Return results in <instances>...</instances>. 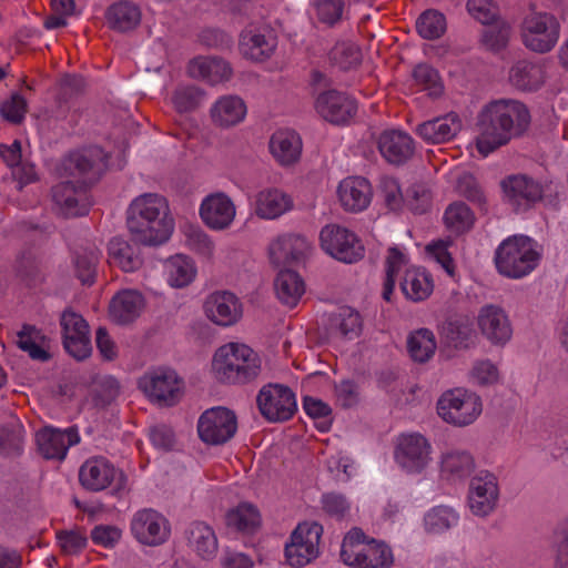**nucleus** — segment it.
<instances>
[{
  "label": "nucleus",
  "instance_id": "f257e3e1",
  "mask_svg": "<svg viewBox=\"0 0 568 568\" xmlns=\"http://www.w3.org/2000/svg\"><path fill=\"white\" fill-rule=\"evenodd\" d=\"M527 106L517 100H495L485 105L477 115L476 146L480 154L488 155L520 136L529 126Z\"/></svg>",
  "mask_w": 568,
  "mask_h": 568
},
{
  "label": "nucleus",
  "instance_id": "f03ea898",
  "mask_svg": "<svg viewBox=\"0 0 568 568\" xmlns=\"http://www.w3.org/2000/svg\"><path fill=\"white\" fill-rule=\"evenodd\" d=\"M126 225L132 241L148 246L165 243L174 229L166 200L154 193L133 200L126 211Z\"/></svg>",
  "mask_w": 568,
  "mask_h": 568
},
{
  "label": "nucleus",
  "instance_id": "7ed1b4c3",
  "mask_svg": "<svg viewBox=\"0 0 568 568\" xmlns=\"http://www.w3.org/2000/svg\"><path fill=\"white\" fill-rule=\"evenodd\" d=\"M212 368L222 383L245 384L260 375L261 361L247 345L230 343L215 352Z\"/></svg>",
  "mask_w": 568,
  "mask_h": 568
},
{
  "label": "nucleus",
  "instance_id": "20e7f679",
  "mask_svg": "<svg viewBox=\"0 0 568 568\" xmlns=\"http://www.w3.org/2000/svg\"><path fill=\"white\" fill-rule=\"evenodd\" d=\"M494 261L499 274L509 278H521L537 267L540 254L529 236L513 235L498 245Z\"/></svg>",
  "mask_w": 568,
  "mask_h": 568
},
{
  "label": "nucleus",
  "instance_id": "39448f33",
  "mask_svg": "<svg viewBox=\"0 0 568 568\" xmlns=\"http://www.w3.org/2000/svg\"><path fill=\"white\" fill-rule=\"evenodd\" d=\"M108 156L104 151L92 145L70 152L59 164L62 178H71L88 187L97 183L106 169Z\"/></svg>",
  "mask_w": 568,
  "mask_h": 568
},
{
  "label": "nucleus",
  "instance_id": "423d86ee",
  "mask_svg": "<svg viewBox=\"0 0 568 568\" xmlns=\"http://www.w3.org/2000/svg\"><path fill=\"white\" fill-rule=\"evenodd\" d=\"M146 397L161 406H174L183 395L184 382L178 373L168 367L146 372L138 382Z\"/></svg>",
  "mask_w": 568,
  "mask_h": 568
},
{
  "label": "nucleus",
  "instance_id": "0eeeda50",
  "mask_svg": "<svg viewBox=\"0 0 568 568\" xmlns=\"http://www.w3.org/2000/svg\"><path fill=\"white\" fill-rule=\"evenodd\" d=\"M437 413L447 423L455 426L471 424L481 413L480 398L464 388L445 392L437 402Z\"/></svg>",
  "mask_w": 568,
  "mask_h": 568
},
{
  "label": "nucleus",
  "instance_id": "6e6552de",
  "mask_svg": "<svg viewBox=\"0 0 568 568\" xmlns=\"http://www.w3.org/2000/svg\"><path fill=\"white\" fill-rule=\"evenodd\" d=\"M559 28V22L552 14L531 10L521 24L523 41L531 51L548 52L558 41Z\"/></svg>",
  "mask_w": 568,
  "mask_h": 568
},
{
  "label": "nucleus",
  "instance_id": "1a4fd4ad",
  "mask_svg": "<svg viewBox=\"0 0 568 568\" xmlns=\"http://www.w3.org/2000/svg\"><path fill=\"white\" fill-rule=\"evenodd\" d=\"M322 248L337 261L352 264L364 257V245L357 235L338 224H327L320 233Z\"/></svg>",
  "mask_w": 568,
  "mask_h": 568
},
{
  "label": "nucleus",
  "instance_id": "9d476101",
  "mask_svg": "<svg viewBox=\"0 0 568 568\" xmlns=\"http://www.w3.org/2000/svg\"><path fill=\"white\" fill-rule=\"evenodd\" d=\"M256 403L261 415L271 423L286 422L297 410L295 394L283 384L264 385L256 396Z\"/></svg>",
  "mask_w": 568,
  "mask_h": 568
},
{
  "label": "nucleus",
  "instance_id": "9b49d317",
  "mask_svg": "<svg viewBox=\"0 0 568 568\" xmlns=\"http://www.w3.org/2000/svg\"><path fill=\"white\" fill-rule=\"evenodd\" d=\"M504 200L516 212L527 211L551 190V182L540 183L527 174H514L500 182Z\"/></svg>",
  "mask_w": 568,
  "mask_h": 568
},
{
  "label": "nucleus",
  "instance_id": "f8f14e48",
  "mask_svg": "<svg viewBox=\"0 0 568 568\" xmlns=\"http://www.w3.org/2000/svg\"><path fill=\"white\" fill-rule=\"evenodd\" d=\"M79 481L90 491H100L114 484L113 494L125 489L126 476L104 457H92L79 469Z\"/></svg>",
  "mask_w": 568,
  "mask_h": 568
},
{
  "label": "nucleus",
  "instance_id": "ddd939ff",
  "mask_svg": "<svg viewBox=\"0 0 568 568\" xmlns=\"http://www.w3.org/2000/svg\"><path fill=\"white\" fill-rule=\"evenodd\" d=\"M322 525L303 523L294 529L291 541L285 545V558L292 567H303L318 556Z\"/></svg>",
  "mask_w": 568,
  "mask_h": 568
},
{
  "label": "nucleus",
  "instance_id": "4468645a",
  "mask_svg": "<svg viewBox=\"0 0 568 568\" xmlns=\"http://www.w3.org/2000/svg\"><path fill=\"white\" fill-rule=\"evenodd\" d=\"M237 419L233 410L217 406L206 409L199 418V437L210 445H223L236 433Z\"/></svg>",
  "mask_w": 568,
  "mask_h": 568
},
{
  "label": "nucleus",
  "instance_id": "2eb2a0df",
  "mask_svg": "<svg viewBox=\"0 0 568 568\" xmlns=\"http://www.w3.org/2000/svg\"><path fill=\"white\" fill-rule=\"evenodd\" d=\"M394 455L403 470L419 474L430 462V444L419 434L402 435Z\"/></svg>",
  "mask_w": 568,
  "mask_h": 568
},
{
  "label": "nucleus",
  "instance_id": "dca6fc26",
  "mask_svg": "<svg viewBox=\"0 0 568 568\" xmlns=\"http://www.w3.org/2000/svg\"><path fill=\"white\" fill-rule=\"evenodd\" d=\"M131 531L139 542L146 546H159L170 535L165 517L151 508H145L134 514L131 520Z\"/></svg>",
  "mask_w": 568,
  "mask_h": 568
},
{
  "label": "nucleus",
  "instance_id": "f3484780",
  "mask_svg": "<svg viewBox=\"0 0 568 568\" xmlns=\"http://www.w3.org/2000/svg\"><path fill=\"white\" fill-rule=\"evenodd\" d=\"M498 497V480L493 473L480 470L471 478L468 503L474 515L478 517L489 515L496 508Z\"/></svg>",
  "mask_w": 568,
  "mask_h": 568
},
{
  "label": "nucleus",
  "instance_id": "a211bd4d",
  "mask_svg": "<svg viewBox=\"0 0 568 568\" xmlns=\"http://www.w3.org/2000/svg\"><path fill=\"white\" fill-rule=\"evenodd\" d=\"M80 442V436L75 427H69L65 430L44 426L38 430V455L47 460L62 462L71 446Z\"/></svg>",
  "mask_w": 568,
  "mask_h": 568
},
{
  "label": "nucleus",
  "instance_id": "6ab92c4d",
  "mask_svg": "<svg viewBox=\"0 0 568 568\" xmlns=\"http://www.w3.org/2000/svg\"><path fill=\"white\" fill-rule=\"evenodd\" d=\"M315 108L324 120L333 124H345L357 111L355 100L337 90H327L318 94Z\"/></svg>",
  "mask_w": 568,
  "mask_h": 568
},
{
  "label": "nucleus",
  "instance_id": "aec40b11",
  "mask_svg": "<svg viewBox=\"0 0 568 568\" xmlns=\"http://www.w3.org/2000/svg\"><path fill=\"white\" fill-rule=\"evenodd\" d=\"M277 47V37L271 28H247L240 34V50L244 58L262 62L271 58Z\"/></svg>",
  "mask_w": 568,
  "mask_h": 568
},
{
  "label": "nucleus",
  "instance_id": "412c9836",
  "mask_svg": "<svg viewBox=\"0 0 568 568\" xmlns=\"http://www.w3.org/2000/svg\"><path fill=\"white\" fill-rule=\"evenodd\" d=\"M377 148L382 156L392 165L400 166L414 155L413 138L400 130H385L377 139Z\"/></svg>",
  "mask_w": 568,
  "mask_h": 568
},
{
  "label": "nucleus",
  "instance_id": "4be33fe9",
  "mask_svg": "<svg viewBox=\"0 0 568 568\" xmlns=\"http://www.w3.org/2000/svg\"><path fill=\"white\" fill-rule=\"evenodd\" d=\"M87 190L88 186L67 180L52 187V200L65 215L83 216L90 207Z\"/></svg>",
  "mask_w": 568,
  "mask_h": 568
},
{
  "label": "nucleus",
  "instance_id": "5701e85b",
  "mask_svg": "<svg viewBox=\"0 0 568 568\" xmlns=\"http://www.w3.org/2000/svg\"><path fill=\"white\" fill-rule=\"evenodd\" d=\"M311 243L302 234L288 233L277 237L270 245V257L276 266L298 264L305 260Z\"/></svg>",
  "mask_w": 568,
  "mask_h": 568
},
{
  "label": "nucleus",
  "instance_id": "b1692460",
  "mask_svg": "<svg viewBox=\"0 0 568 568\" xmlns=\"http://www.w3.org/2000/svg\"><path fill=\"white\" fill-rule=\"evenodd\" d=\"M204 312L207 318L216 325L231 326L241 318L242 304L231 292H214L207 296Z\"/></svg>",
  "mask_w": 568,
  "mask_h": 568
},
{
  "label": "nucleus",
  "instance_id": "393cba45",
  "mask_svg": "<svg viewBox=\"0 0 568 568\" xmlns=\"http://www.w3.org/2000/svg\"><path fill=\"white\" fill-rule=\"evenodd\" d=\"M200 215L212 230L227 229L235 217V205L224 193H216L204 199Z\"/></svg>",
  "mask_w": 568,
  "mask_h": 568
},
{
  "label": "nucleus",
  "instance_id": "a878e982",
  "mask_svg": "<svg viewBox=\"0 0 568 568\" xmlns=\"http://www.w3.org/2000/svg\"><path fill=\"white\" fill-rule=\"evenodd\" d=\"M483 335L493 344L503 345L511 337V327L504 310L495 305L484 306L478 315Z\"/></svg>",
  "mask_w": 568,
  "mask_h": 568
},
{
  "label": "nucleus",
  "instance_id": "bb28decb",
  "mask_svg": "<svg viewBox=\"0 0 568 568\" xmlns=\"http://www.w3.org/2000/svg\"><path fill=\"white\" fill-rule=\"evenodd\" d=\"M144 307L142 294L134 290H123L116 293L109 305V315L118 325H129L141 314Z\"/></svg>",
  "mask_w": 568,
  "mask_h": 568
},
{
  "label": "nucleus",
  "instance_id": "cd10ccee",
  "mask_svg": "<svg viewBox=\"0 0 568 568\" xmlns=\"http://www.w3.org/2000/svg\"><path fill=\"white\" fill-rule=\"evenodd\" d=\"M460 129L459 116L450 112L418 124L415 132L427 143L439 144L452 140Z\"/></svg>",
  "mask_w": 568,
  "mask_h": 568
},
{
  "label": "nucleus",
  "instance_id": "c85d7f7f",
  "mask_svg": "<svg viewBox=\"0 0 568 568\" xmlns=\"http://www.w3.org/2000/svg\"><path fill=\"white\" fill-rule=\"evenodd\" d=\"M83 85L81 77L65 75L60 83L54 102L50 106H45L42 113H38V120L42 116L55 120L65 118L70 110V100L82 91Z\"/></svg>",
  "mask_w": 568,
  "mask_h": 568
},
{
  "label": "nucleus",
  "instance_id": "c756f323",
  "mask_svg": "<svg viewBox=\"0 0 568 568\" xmlns=\"http://www.w3.org/2000/svg\"><path fill=\"white\" fill-rule=\"evenodd\" d=\"M338 199L346 211L359 212L371 201V185L364 178L345 179L339 183Z\"/></svg>",
  "mask_w": 568,
  "mask_h": 568
},
{
  "label": "nucleus",
  "instance_id": "7c9ffc66",
  "mask_svg": "<svg viewBox=\"0 0 568 568\" xmlns=\"http://www.w3.org/2000/svg\"><path fill=\"white\" fill-rule=\"evenodd\" d=\"M348 565L356 568H389L393 565L392 549L384 542L371 539L358 551Z\"/></svg>",
  "mask_w": 568,
  "mask_h": 568
},
{
  "label": "nucleus",
  "instance_id": "2f4dec72",
  "mask_svg": "<svg viewBox=\"0 0 568 568\" xmlns=\"http://www.w3.org/2000/svg\"><path fill=\"white\" fill-rule=\"evenodd\" d=\"M187 545L203 560H211L217 552V538L212 527L203 521H193L185 529Z\"/></svg>",
  "mask_w": 568,
  "mask_h": 568
},
{
  "label": "nucleus",
  "instance_id": "473e14b6",
  "mask_svg": "<svg viewBox=\"0 0 568 568\" xmlns=\"http://www.w3.org/2000/svg\"><path fill=\"white\" fill-rule=\"evenodd\" d=\"M189 73L193 78H201L211 84L230 80L232 68L220 57L196 58L190 62Z\"/></svg>",
  "mask_w": 568,
  "mask_h": 568
},
{
  "label": "nucleus",
  "instance_id": "72a5a7b5",
  "mask_svg": "<svg viewBox=\"0 0 568 568\" xmlns=\"http://www.w3.org/2000/svg\"><path fill=\"white\" fill-rule=\"evenodd\" d=\"M292 206L291 196L278 189H266L256 194L255 213L262 219H276L291 210Z\"/></svg>",
  "mask_w": 568,
  "mask_h": 568
},
{
  "label": "nucleus",
  "instance_id": "f704fd0d",
  "mask_svg": "<svg viewBox=\"0 0 568 568\" xmlns=\"http://www.w3.org/2000/svg\"><path fill=\"white\" fill-rule=\"evenodd\" d=\"M270 150L282 165H291L300 159L302 141L294 131H277L270 140Z\"/></svg>",
  "mask_w": 568,
  "mask_h": 568
},
{
  "label": "nucleus",
  "instance_id": "c9c22d12",
  "mask_svg": "<svg viewBox=\"0 0 568 568\" xmlns=\"http://www.w3.org/2000/svg\"><path fill=\"white\" fill-rule=\"evenodd\" d=\"M443 342L455 349H467L475 341L476 334L471 323L466 317L447 320L440 327Z\"/></svg>",
  "mask_w": 568,
  "mask_h": 568
},
{
  "label": "nucleus",
  "instance_id": "e433bc0d",
  "mask_svg": "<svg viewBox=\"0 0 568 568\" xmlns=\"http://www.w3.org/2000/svg\"><path fill=\"white\" fill-rule=\"evenodd\" d=\"M105 17L111 29L119 32H128L140 23L141 11L135 3L122 0L110 6Z\"/></svg>",
  "mask_w": 568,
  "mask_h": 568
},
{
  "label": "nucleus",
  "instance_id": "4c0bfd02",
  "mask_svg": "<svg viewBox=\"0 0 568 568\" xmlns=\"http://www.w3.org/2000/svg\"><path fill=\"white\" fill-rule=\"evenodd\" d=\"M510 83L523 91H536L545 81L540 64L527 60L517 61L509 72Z\"/></svg>",
  "mask_w": 568,
  "mask_h": 568
},
{
  "label": "nucleus",
  "instance_id": "58836bf2",
  "mask_svg": "<svg viewBox=\"0 0 568 568\" xmlns=\"http://www.w3.org/2000/svg\"><path fill=\"white\" fill-rule=\"evenodd\" d=\"M245 114L246 105L236 95L222 97L211 109V116L214 123L225 128L240 123Z\"/></svg>",
  "mask_w": 568,
  "mask_h": 568
},
{
  "label": "nucleus",
  "instance_id": "ea45409f",
  "mask_svg": "<svg viewBox=\"0 0 568 568\" xmlns=\"http://www.w3.org/2000/svg\"><path fill=\"white\" fill-rule=\"evenodd\" d=\"M276 296L278 300L294 307L305 292V285L297 272L290 268L281 270L274 282Z\"/></svg>",
  "mask_w": 568,
  "mask_h": 568
},
{
  "label": "nucleus",
  "instance_id": "a19ab883",
  "mask_svg": "<svg viewBox=\"0 0 568 568\" xmlns=\"http://www.w3.org/2000/svg\"><path fill=\"white\" fill-rule=\"evenodd\" d=\"M399 286L405 297L413 302L427 298L434 287L430 275L420 268H407Z\"/></svg>",
  "mask_w": 568,
  "mask_h": 568
},
{
  "label": "nucleus",
  "instance_id": "79ce46f5",
  "mask_svg": "<svg viewBox=\"0 0 568 568\" xmlns=\"http://www.w3.org/2000/svg\"><path fill=\"white\" fill-rule=\"evenodd\" d=\"M109 263L124 272H133L141 265L138 248L122 237H113L108 244Z\"/></svg>",
  "mask_w": 568,
  "mask_h": 568
},
{
  "label": "nucleus",
  "instance_id": "37998d69",
  "mask_svg": "<svg viewBox=\"0 0 568 568\" xmlns=\"http://www.w3.org/2000/svg\"><path fill=\"white\" fill-rule=\"evenodd\" d=\"M475 468L474 457L466 450L453 449L445 453L440 462V473L448 479H462Z\"/></svg>",
  "mask_w": 568,
  "mask_h": 568
},
{
  "label": "nucleus",
  "instance_id": "c03bdc74",
  "mask_svg": "<svg viewBox=\"0 0 568 568\" xmlns=\"http://www.w3.org/2000/svg\"><path fill=\"white\" fill-rule=\"evenodd\" d=\"M165 271L168 283L176 288L187 286L196 274L192 258L182 254L170 257L166 261Z\"/></svg>",
  "mask_w": 568,
  "mask_h": 568
},
{
  "label": "nucleus",
  "instance_id": "a18cd8bd",
  "mask_svg": "<svg viewBox=\"0 0 568 568\" xmlns=\"http://www.w3.org/2000/svg\"><path fill=\"white\" fill-rule=\"evenodd\" d=\"M100 256V251L94 246L81 247L75 251L74 273L83 285L91 286L95 282Z\"/></svg>",
  "mask_w": 568,
  "mask_h": 568
},
{
  "label": "nucleus",
  "instance_id": "49530a36",
  "mask_svg": "<svg viewBox=\"0 0 568 568\" xmlns=\"http://www.w3.org/2000/svg\"><path fill=\"white\" fill-rule=\"evenodd\" d=\"M434 333L428 328H419L407 338V349L412 359L416 363L428 362L436 351Z\"/></svg>",
  "mask_w": 568,
  "mask_h": 568
},
{
  "label": "nucleus",
  "instance_id": "de8ad7c7",
  "mask_svg": "<svg viewBox=\"0 0 568 568\" xmlns=\"http://www.w3.org/2000/svg\"><path fill=\"white\" fill-rule=\"evenodd\" d=\"M0 156L12 169V175L19 190L36 181L34 165L30 162H22L20 155L7 144H0Z\"/></svg>",
  "mask_w": 568,
  "mask_h": 568
},
{
  "label": "nucleus",
  "instance_id": "09e8293b",
  "mask_svg": "<svg viewBox=\"0 0 568 568\" xmlns=\"http://www.w3.org/2000/svg\"><path fill=\"white\" fill-rule=\"evenodd\" d=\"M23 450V426L18 420L0 424V455L19 456Z\"/></svg>",
  "mask_w": 568,
  "mask_h": 568
},
{
  "label": "nucleus",
  "instance_id": "8fccbe9b",
  "mask_svg": "<svg viewBox=\"0 0 568 568\" xmlns=\"http://www.w3.org/2000/svg\"><path fill=\"white\" fill-rule=\"evenodd\" d=\"M329 324L332 328L349 339L358 336L362 331L361 315L349 306H343L336 313H333L329 317Z\"/></svg>",
  "mask_w": 568,
  "mask_h": 568
},
{
  "label": "nucleus",
  "instance_id": "3c124183",
  "mask_svg": "<svg viewBox=\"0 0 568 568\" xmlns=\"http://www.w3.org/2000/svg\"><path fill=\"white\" fill-rule=\"evenodd\" d=\"M457 513L447 506H437L424 517L425 529L429 534H443L458 524Z\"/></svg>",
  "mask_w": 568,
  "mask_h": 568
},
{
  "label": "nucleus",
  "instance_id": "603ef678",
  "mask_svg": "<svg viewBox=\"0 0 568 568\" xmlns=\"http://www.w3.org/2000/svg\"><path fill=\"white\" fill-rule=\"evenodd\" d=\"M332 65L346 71L357 67L362 60L359 48L351 41H338L328 52Z\"/></svg>",
  "mask_w": 568,
  "mask_h": 568
},
{
  "label": "nucleus",
  "instance_id": "864d4df0",
  "mask_svg": "<svg viewBox=\"0 0 568 568\" xmlns=\"http://www.w3.org/2000/svg\"><path fill=\"white\" fill-rule=\"evenodd\" d=\"M474 221V213L464 202L452 203L444 213V222L446 226L456 234L470 230Z\"/></svg>",
  "mask_w": 568,
  "mask_h": 568
},
{
  "label": "nucleus",
  "instance_id": "5fc2aeb1",
  "mask_svg": "<svg viewBox=\"0 0 568 568\" xmlns=\"http://www.w3.org/2000/svg\"><path fill=\"white\" fill-rule=\"evenodd\" d=\"M445 16L433 9L424 11L416 21L418 34L427 40L440 38L446 31Z\"/></svg>",
  "mask_w": 568,
  "mask_h": 568
},
{
  "label": "nucleus",
  "instance_id": "6e6d98bb",
  "mask_svg": "<svg viewBox=\"0 0 568 568\" xmlns=\"http://www.w3.org/2000/svg\"><path fill=\"white\" fill-rule=\"evenodd\" d=\"M226 525L243 532H253L260 525V514L252 505L243 504L226 514Z\"/></svg>",
  "mask_w": 568,
  "mask_h": 568
},
{
  "label": "nucleus",
  "instance_id": "4d7b16f0",
  "mask_svg": "<svg viewBox=\"0 0 568 568\" xmlns=\"http://www.w3.org/2000/svg\"><path fill=\"white\" fill-rule=\"evenodd\" d=\"M17 277L27 286H32L36 274V247L32 242L24 243L18 251L14 262Z\"/></svg>",
  "mask_w": 568,
  "mask_h": 568
},
{
  "label": "nucleus",
  "instance_id": "13d9d810",
  "mask_svg": "<svg viewBox=\"0 0 568 568\" xmlns=\"http://www.w3.org/2000/svg\"><path fill=\"white\" fill-rule=\"evenodd\" d=\"M205 92L196 85H179L172 97V102L179 113L195 111L204 101Z\"/></svg>",
  "mask_w": 568,
  "mask_h": 568
},
{
  "label": "nucleus",
  "instance_id": "bf43d9fd",
  "mask_svg": "<svg viewBox=\"0 0 568 568\" xmlns=\"http://www.w3.org/2000/svg\"><path fill=\"white\" fill-rule=\"evenodd\" d=\"M416 84L428 92L429 97L437 98L443 93V83L438 71L428 63H418L412 72Z\"/></svg>",
  "mask_w": 568,
  "mask_h": 568
},
{
  "label": "nucleus",
  "instance_id": "052dcab7",
  "mask_svg": "<svg viewBox=\"0 0 568 568\" xmlns=\"http://www.w3.org/2000/svg\"><path fill=\"white\" fill-rule=\"evenodd\" d=\"M483 30L481 42L491 51L504 49L510 37L511 28L506 21H494Z\"/></svg>",
  "mask_w": 568,
  "mask_h": 568
},
{
  "label": "nucleus",
  "instance_id": "680f3d73",
  "mask_svg": "<svg viewBox=\"0 0 568 568\" xmlns=\"http://www.w3.org/2000/svg\"><path fill=\"white\" fill-rule=\"evenodd\" d=\"M458 193L478 206L480 210H486V195L473 174L464 173L457 181Z\"/></svg>",
  "mask_w": 568,
  "mask_h": 568
},
{
  "label": "nucleus",
  "instance_id": "e2e57ef3",
  "mask_svg": "<svg viewBox=\"0 0 568 568\" xmlns=\"http://www.w3.org/2000/svg\"><path fill=\"white\" fill-rule=\"evenodd\" d=\"M27 112V101L18 92L0 103V115L11 124H20Z\"/></svg>",
  "mask_w": 568,
  "mask_h": 568
},
{
  "label": "nucleus",
  "instance_id": "0e129e2a",
  "mask_svg": "<svg viewBox=\"0 0 568 568\" xmlns=\"http://www.w3.org/2000/svg\"><path fill=\"white\" fill-rule=\"evenodd\" d=\"M322 509L329 517L342 520L348 514L351 504L347 498L339 493H326L321 497Z\"/></svg>",
  "mask_w": 568,
  "mask_h": 568
},
{
  "label": "nucleus",
  "instance_id": "69168bd1",
  "mask_svg": "<svg viewBox=\"0 0 568 568\" xmlns=\"http://www.w3.org/2000/svg\"><path fill=\"white\" fill-rule=\"evenodd\" d=\"M367 541L368 540H366V536L361 528H352L344 537L341 546L339 556L343 562L348 566L355 557L353 551H358V549L366 545Z\"/></svg>",
  "mask_w": 568,
  "mask_h": 568
},
{
  "label": "nucleus",
  "instance_id": "338daca9",
  "mask_svg": "<svg viewBox=\"0 0 568 568\" xmlns=\"http://www.w3.org/2000/svg\"><path fill=\"white\" fill-rule=\"evenodd\" d=\"M119 382L112 376H105L100 379L94 390L95 406L105 407L110 405L119 395Z\"/></svg>",
  "mask_w": 568,
  "mask_h": 568
},
{
  "label": "nucleus",
  "instance_id": "774afa93",
  "mask_svg": "<svg viewBox=\"0 0 568 568\" xmlns=\"http://www.w3.org/2000/svg\"><path fill=\"white\" fill-rule=\"evenodd\" d=\"M467 10L469 14L483 24L496 21L498 8L491 0H468Z\"/></svg>",
  "mask_w": 568,
  "mask_h": 568
}]
</instances>
